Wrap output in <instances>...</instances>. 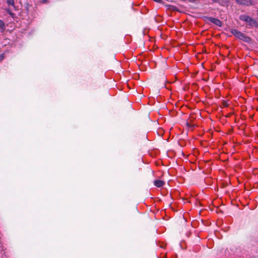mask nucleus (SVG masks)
Masks as SVG:
<instances>
[{
	"instance_id": "7",
	"label": "nucleus",
	"mask_w": 258,
	"mask_h": 258,
	"mask_svg": "<svg viewBox=\"0 0 258 258\" xmlns=\"http://www.w3.org/2000/svg\"><path fill=\"white\" fill-rule=\"evenodd\" d=\"M6 2L9 6H13L15 10H17L16 7L15 5L14 0H7Z\"/></svg>"
},
{
	"instance_id": "9",
	"label": "nucleus",
	"mask_w": 258,
	"mask_h": 258,
	"mask_svg": "<svg viewBox=\"0 0 258 258\" xmlns=\"http://www.w3.org/2000/svg\"><path fill=\"white\" fill-rule=\"evenodd\" d=\"M168 8L173 11H177V8L174 6L170 5L169 6Z\"/></svg>"
},
{
	"instance_id": "13",
	"label": "nucleus",
	"mask_w": 258,
	"mask_h": 258,
	"mask_svg": "<svg viewBox=\"0 0 258 258\" xmlns=\"http://www.w3.org/2000/svg\"><path fill=\"white\" fill-rule=\"evenodd\" d=\"M212 2H213V3H217V2H218L220 0H212Z\"/></svg>"
},
{
	"instance_id": "3",
	"label": "nucleus",
	"mask_w": 258,
	"mask_h": 258,
	"mask_svg": "<svg viewBox=\"0 0 258 258\" xmlns=\"http://www.w3.org/2000/svg\"><path fill=\"white\" fill-rule=\"evenodd\" d=\"M207 19L216 26L219 27L222 26V23L219 19L213 17H207Z\"/></svg>"
},
{
	"instance_id": "5",
	"label": "nucleus",
	"mask_w": 258,
	"mask_h": 258,
	"mask_svg": "<svg viewBox=\"0 0 258 258\" xmlns=\"http://www.w3.org/2000/svg\"><path fill=\"white\" fill-rule=\"evenodd\" d=\"M154 184L156 187H161L164 185L165 182L161 180L157 179L154 180Z\"/></svg>"
},
{
	"instance_id": "4",
	"label": "nucleus",
	"mask_w": 258,
	"mask_h": 258,
	"mask_svg": "<svg viewBox=\"0 0 258 258\" xmlns=\"http://www.w3.org/2000/svg\"><path fill=\"white\" fill-rule=\"evenodd\" d=\"M248 24L251 27H255V28H258L257 22L251 18L249 19Z\"/></svg>"
},
{
	"instance_id": "12",
	"label": "nucleus",
	"mask_w": 258,
	"mask_h": 258,
	"mask_svg": "<svg viewBox=\"0 0 258 258\" xmlns=\"http://www.w3.org/2000/svg\"><path fill=\"white\" fill-rule=\"evenodd\" d=\"M6 11L7 12V13H8V14H9V13L12 12L11 10L9 8L6 9Z\"/></svg>"
},
{
	"instance_id": "15",
	"label": "nucleus",
	"mask_w": 258,
	"mask_h": 258,
	"mask_svg": "<svg viewBox=\"0 0 258 258\" xmlns=\"http://www.w3.org/2000/svg\"><path fill=\"white\" fill-rule=\"evenodd\" d=\"M46 0H43V2L44 3Z\"/></svg>"
},
{
	"instance_id": "6",
	"label": "nucleus",
	"mask_w": 258,
	"mask_h": 258,
	"mask_svg": "<svg viewBox=\"0 0 258 258\" xmlns=\"http://www.w3.org/2000/svg\"><path fill=\"white\" fill-rule=\"evenodd\" d=\"M251 17L246 15H241L239 16V19L242 21L248 23Z\"/></svg>"
},
{
	"instance_id": "11",
	"label": "nucleus",
	"mask_w": 258,
	"mask_h": 258,
	"mask_svg": "<svg viewBox=\"0 0 258 258\" xmlns=\"http://www.w3.org/2000/svg\"><path fill=\"white\" fill-rule=\"evenodd\" d=\"M12 18H14L15 16V14L13 13L12 12L11 13H9V14Z\"/></svg>"
},
{
	"instance_id": "10",
	"label": "nucleus",
	"mask_w": 258,
	"mask_h": 258,
	"mask_svg": "<svg viewBox=\"0 0 258 258\" xmlns=\"http://www.w3.org/2000/svg\"><path fill=\"white\" fill-rule=\"evenodd\" d=\"M5 58V54L2 53L0 54V61H2Z\"/></svg>"
},
{
	"instance_id": "2",
	"label": "nucleus",
	"mask_w": 258,
	"mask_h": 258,
	"mask_svg": "<svg viewBox=\"0 0 258 258\" xmlns=\"http://www.w3.org/2000/svg\"><path fill=\"white\" fill-rule=\"evenodd\" d=\"M236 3L240 5L252 6L253 5L252 0H235Z\"/></svg>"
},
{
	"instance_id": "14",
	"label": "nucleus",
	"mask_w": 258,
	"mask_h": 258,
	"mask_svg": "<svg viewBox=\"0 0 258 258\" xmlns=\"http://www.w3.org/2000/svg\"><path fill=\"white\" fill-rule=\"evenodd\" d=\"M154 1L158 3H160L161 2V0H153Z\"/></svg>"
},
{
	"instance_id": "1",
	"label": "nucleus",
	"mask_w": 258,
	"mask_h": 258,
	"mask_svg": "<svg viewBox=\"0 0 258 258\" xmlns=\"http://www.w3.org/2000/svg\"><path fill=\"white\" fill-rule=\"evenodd\" d=\"M230 32L237 38L243 41L244 42L250 43L251 41V38L249 36H246L245 34L241 32L237 29H232L231 30Z\"/></svg>"
},
{
	"instance_id": "8",
	"label": "nucleus",
	"mask_w": 258,
	"mask_h": 258,
	"mask_svg": "<svg viewBox=\"0 0 258 258\" xmlns=\"http://www.w3.org/2000/svg\"><path fill=\"white\" fill-rule=\"evenodd\" d=\"M6 29L5 23L3 21L0 20V30L3 32Z\"/></svg>"
}]
</instances>
